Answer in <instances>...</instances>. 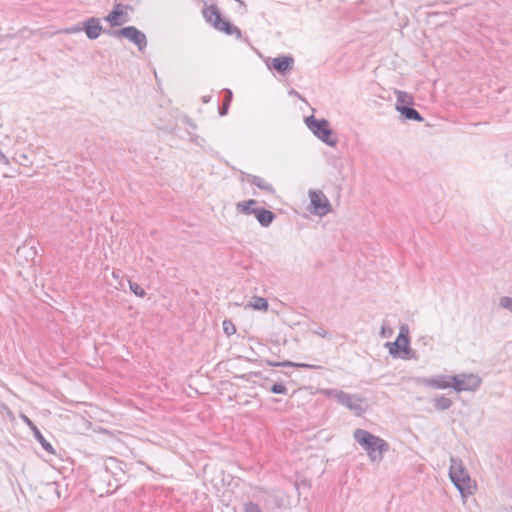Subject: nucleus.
<instances>
[{
    "mask_svg": "<svg viewBox=\"0 0 512 512\" xmlns=\"http://www.w3.org/2000/svg\"><path fill=\"white\" fill-rule=\"evenodd\" d=\"M353 437L374 463H380L383 460V454L390 448L387 441L361 428L354 431Z\"/></svg>",
    "mask_w": 512,
    "mask_h": 512,
    "instance_id": "obj_1",
    "label": "nucleus"
},
{
    "mask_svg": "<svg viewBox=\"0 0 512 512\" xmlns=\"http://www.w3.org/2000/svg\"><path fill=\"white\" fill-rule=\"evenodd\" d=\"M449 467V477L454 486L458 489L462 497L473 494L472 480L459 458L451 457Z\"/></svg>",
    "mask_w": 512,
    "mask_h": 512,
    "instance_id": "obj_2",
    "label": "nucleus"
},
{
    "mask_svg": "<svg viewBox=\"0 0 512 512\" xmlns=\"http://www.w3.org/2000/svg\"><path fill=\"white\" fill-rule=\"evenodd\" d=\"M203 16L215 29L224 32L227 35H235L237 38L242 37L241 30L237 26L233 25L229 20L222 17L217 5L213 4L204 8Z\"/></svg>",
    "mask_w": 512,
    "mask_h": 512,
    "instance_id": "obj_3",
    "label": "nucleus"
},
{
    "mask_svg": "<svg viewBox=\"0 0 512 512\" xmlns=\"http://www.w3.org/2000/svg\"><path fill=\"white\" fill-rule=\"evenodd\" d=\"M305 124L309 130L322 142L330 147H335L338 143V138L330 128V123L326 119H317L314 115L305 118Z\"/></svg>",
    "mask_w": 512,
    "mask_h": 512,
    "instance_id": "obj_4",
    "label": "nucleus"
},
{
    "mask_svg": "<svg viewBox=\"0 0 512 512\" xmlns=\"http://www.w3.org/2000/svg\"><path fill=\"white\" fill-rule=\"evenodd\" d=\"M256 203L257 201L254 199L238 202L236 204V210L244 215L253 214L261 226L269 227L276 219V214L263 207L253 208V205Z\"/></svg>",
    "mask_w": 512,
    "mask_h": 512,
    "instance_id": "obj_5",
    "label": "nucleus"
},
{
    "mask_svg": "<svg viewBox=\"0 0 512 512\" xmlns=\"http://www.w3.org/2000/svg\"><path fill=\"white\" fill-rule=\"evenodd\" d=\"M454 382H453V389L460 393L462 391H476L481 383L482 380L477 374L473 373H462L453 375Z\"/></svg>",
    "mask_w": 512,
    "mask_h": 512,
    "instance_id": "obj_6",
    "label": "nucleus"
},
{
    "mask_svg": "<svg viewBox=\"0 0 512 512\" xmlns=\"http://www.w3.org/2000/svg\"><path fill=\"white\" fill-rule=\"evenodd\" d=\"M333 392L337 402L353 411L357 416H361L365 412V409L362 407L363 399L358 395H352L342 390H335Z\"/></svg>",
    "mask_w": 512,
    "mask_h": 512,
    "instance_id": "obj_7",
    "label": "nucleus"
},
{
    "mask_svg": "<svg viewBox=\"0 0 512 512\" xmlns=\"http://www.w3.org/2000/svg\"><path fill=\"white\" fill-rule=\"evenodd\" d=\"M311 212L318 216H325L331 211V204L326 195L320 190H309Z\"/></svg>",
    "mask_w": 512,
    "mask_h": 512,
    "instance_id": "obj_8",
    "label": "nucleus"
},
{
    "mask_svg": "<svg viewBox=\"0 0 512 512\" xmlns=\"http://www.w3.org/2000/svg\"><path fill=\"white\" fill-rule=\"evenodd\" d=\"M126 11H133V7L131 5L116 3L112 11L104 17V20L112 27L120 26L128 21Z\"/></svg>",
    "mask_w": 512,
    "mask_h": 512,
    "instance_id": "obj_9",
    "label": "nucleus"
},
{
    "mask_svg": "<svg viewBox=\"0 0 512 512\" xmlns=\"http://www.w3.org/2000/svg\"><path fill=\"white\" fill-rule=\"evenodd\" d=\"M453 382V375H437L432 377H420L417 379L418 384H423L435 389L453 388Z\"/></svg>",
    "mask_w": 512,
    "mask_h": 512,
    "instance_id": "obj_10",
    "label": "nucleus"
},
{
    "mask_svg": "<svg viewBox=\"0 0 512 512\" xmlns=\"http://www.w3.org/2000/svg\"><path fill=\"white\" fill-rule=\"evenodd\" d=\"M294 65V58L290 55H281L271 60V63H267L269 69H274L281 75L288 74Z\"/></svg>",
    "mask_w": 512,
    "mask_h": 512,
    "instance_id": "obj_11",
    "label": "nucleus"
},
{
    "mask_svg": "<svg viewBox=\"0 0 512 512\" xmlns=\"http://www.w3.org/2000/svg\"><path fill=\"white\" fill-rule=\"evenodd\" d=\"M124 38L135 44L141 52L147 47L146 35L135 26L125 27Z\"/></svg>",
    "mask_w": 512,
    "mask_h": 512,
    "instance_id": "obj_12",
    "label": "nucleus"
},
{
    "mask_svg": "<svg viewBox=\"0 0 512 512\" xmlns=\"http://www.w3.org/2000/svg\"><path fill=\"white\" fill-rule=\"evenodd\" d=\"M83 31L90 40L97 39L101 32H104L103 27L100 24V19L97 17H90L83 22Z\"/></svg>",
    "mask_w": 512,
    "mask_h": 512,
    "instance_id": "obj_13",
    "label": "nucleus"
},
{
    "mask_svg": "<svg viewBox=\"0 0 512 512\" xmlns=\"http://www.w3.org/2000/svg\"><path fill=\"white\" fill-rule=\"evenodd\" d=\"M241 181H247L269 194H275L276 192L273 185L266 182L260 176L252 175L246 172H241Z\"/></svg>",
    "mask_w": 512,
    "mask_h": 512,
    "instance_id": "obj_14",
    "label": "nucleus"
},
{
    "mask_svg": "<svg viewBox=\"0 0 512 512\" xmlns=\"http://www.w3.org/2000/svg\"><path fill=\"white\" fill-rule=\"evenodd\" d=\"M23 419L25 421V423L30 427V429L33 431V434H34V437L36 438V440L39 442V444L41 445V447L46 451L48 452L49 454L51 455H55L56 452L53 448V446L51 445L50 442H48L45 437L43 436V434L40 432V430L37 428V426L27 417V416H23Z\"/></svg>",
    "mask_w": 512,
    "mask_h": 512,
    "instance_id": "obj_15",
    "label": "nucleus"
},
{
    "mask_svg": "<svg viewBox=\"0 0 512 512\" xmlns=\"http://www.w3.org/2000/svg\"><path fill=\"white\" fill-rule=\"evenodd\" d=\"M414 99H409L408 106H401L399 108V113L406 119V120H412L416 122H423L424 118L422 115L413 108Z\"/></svg>",
    "mask_w": 512,
    "mask_h": 512,
    "instance_id": "obj_16",
    "label": "nucleus"
},
{
    "mask_svg": "<svg viewBox=\"0 0 512 512\" xmlns=\"http://www.w3.org/2000/svg\"><path fill=\"white\" fill-rule=\"evenodd\" d=\"M233 99V93L230 89L226 88L223 90V101L222 104L218 107V113L220 116H225L228 113L230 104Z\"/></svg>",
    "mask_w": 512,
    "mask_h": 512,
    "instance_id": "obj_17",
    "label": "nucleus"
},
{
    "mask_svg": "<svg viewBox=\"0 0 512 512\" xmlns=\"http://www.w3.org/2000/svg\"><path fill=\"white\" fill-rule=\"evenodd\" d=\"M398 358H401L404 360H410V359L417 360L418 359V356L416 355L415 351L410 347V339H406L405 341H402L401 354Z\"/></svg>",
    "mask_w": 512,
    "mask_h": 512,
    "instance_id": "obj_18",
    "label": "nucleus"
},
{
    "mask_svg": "<svg viewBox=\"0 0 512 512\" xmlns=\"http://www.w3.org/2000/svg\"><path fill=\"white\" fill-rule=\"evenodd\" d=\"M433 406L437 411H445L451 408L453 405V402L450 398L441 395L438 397H435L433 400Z\"/></svg>",
    "mask_w": 512,
    "mask_h": 512,
    "instance_id": "obj_19",
    "label": "nucleus"
},
{
    "mask_svg": "<svg viewBox=\"0 0 512 512\" xmlns=\"http://www.w3.org/2000/svg\"><path fill=\"white\" fill-rule=\"evenodd\" d=\"M250 306L255 310L266 311L269 304L266 298L254 296L251 299Z\"/></svg>",
    "mask_w": 512,
    "mask_h": 512,
    "instance_id": "obj_20",
    "label": "nucleus"
},
{
    "mask_svg": "<svg viewBox=\"0 0 512 512\" xmlns=\"http://www.w3.org/2000/svg\"><path fill=\"white\" fill-rule=\"evenodd\" d=\"M401 345H402V340H398V337L396 338V340L394 342H387L385 344V346L389 350V354L393 358H398L400 356V354H401Z\"/></svg>",
    "mask_w": 512,
    "mask_h": 512,
    "instance_id": "obj_21",
    "label": "nucleus"
},
{
    "mask_svg": "<svg viewBox=\"0 0 512 512\" xmlns=\"http://www.w3.org/2000/svg\"><path fill=\"white\" fill-rule=\"evenodd\" d=\"M397 101H396V110L399 112V108L401 106H408L409 99H413L411 95L404 91H396Z\"/></svg>",
    "mask_w": 512,
    "mask_h": 512,
    "instance_id": "obj_22",
    "label": "nucleus"
},
{
    "mask_svg": "<svg viewBox=\"0 0 512 512\" xmlns=\"http://www.w3.org/2000/svg\"><path fill=\"white\" fill-rule=\"evenodd\" d=\"M128 282H129V288H130L131 292H133L136 296L142 298L146 295L145 289L142 286H140L138 283L133 282L131 280H128Z\"/></svg>",
    "mask_w": 512,
    "mask_h": 512,
    "instance_id": "obj_23",
    "label": "nucleus"
},
{
    "mask_svg": "<svg viewBox=\"0 0 512 512\" xmlns=\"http://www.w3.org/2000/svg\"><path fill=\"white\" fill-rule=\"evenodd\" d=\"M265 362L268 366H272V367H297V365H298V363L292 362L289 360H285L282 362L266 360Z\"/></svg>",
    "mask_w": 512,
    "mask_h": 512,
    "instance_id": "obj_24",
    "label": "nucleus"
},
{
    "mask_svg": "<svg viewBox=\"0 0 512 512\" xmlns=\"http://www.w3.org/2000/svg\"><path fill=\"white\" fill-rule=\"evenodd\" d=\"M379 334L382 338H390L393 335V329L386 321H383Z\"/></svg>",
    "mask_w": 512,
    "mask_h": 512,
    "instance_id": "obj_25",
    "label": "nucleus"
},
{
    "mask_svg": "<svg viewBox=\"0 0 512 512\" xmlns=\"http://www.w3.org/2000/svg\"><path fill=\"white\" fill-rule=\"evenodd\" d=\"M269 391L273 394H287V387L283 383H275L270 388Z\"/></svg>",
    "mask_w": 512,
    "mask_h": 512,
    "instance_id": "obj_26",
    "label": "nucleus"
},
{
    "mask_svg": "<svg viewBox=\"0 0 512 512\" xmlns=\"http://www.w3.org/2000/svg\"><path fill=\"white\" fill-rule=\"evenodd\" d=\"M223 330L227 336H231L236 332V327L231 320L223 321Z\"/></svg>",
    "mask_w": 512,
    "mask_h": 512,
    "instance_id": "obj_27",
    "label": "nucleus"
},
{
    "mask_svg": "<svg viewBox=\"0 0 512 512\" xmlns=\"http://www.w3.org/2000/svg\"><path fill=\"white\" fill-rule=\"evenodd\" d=\"M244 512H262L260 506L255 502L244 503Z\"/></svg>",
    "mask_w": 512,
    "mask_h": 512,
    "instance_id": "obj_28",
    "label": "nucleus"
},
{
    "mask_svg": "<svg viewBox=\"0 0 512 512\" xmlns=\"http://www.w3.org/2000/svg\"><path fill=\"white\" fill-rule=\"evenodd\" d=\"M124 32H125V27H122L120 29H108V30L104 29V33H106L109 36L115 37V38L124 37Z\"/></svg>",
    "mask_w": 512,
    "mask_h": 512,
    "instance_id": "obj_29",
    "label": "nucleus"
},
{
    "mask_svg": "<svg viewBox=\"0 0 512 512\" xmlns=\"http://www.w3.org/2000/svg\"><path fill=\"white\" fill-rule=\"evenodd\" d=\"M406 339H410L409 337V328L408 325L403 324L400 326V331L398 334V340L405 341Z\"/></svg>",
    "mask_w": 512,
    "mask_h": 512,
    "instance_id": "obj_30",
    "label": "nucleus"
},
{
    "mask_svg": "<svg viewBox=\"0 0 512 512\" xmlns=\"http://www.w3.org/2000/svg\"><path fill=\"white\" fill-rule=\"evenodd\" d=\"M499 304L502 308L512 311V298L511 297L504 296V297L500 298Z\"/></svg>",
    "mask_w": 512,
    "mask_h": 512,
    "instance_id": "obj_31",
    "label": "nucleus"
},
{
    "mask_svg": "<svg viewBox=\"0 0 512 512\" xmlns=\"http://www.w3.org/2000/svg\"><path fill=\"white\" fill-rule=\"evenodd\" d=\"M297 367L311 369V370L322 369V366H320V365H313V364H308V363H298Z\"/></svg>",
    "mask_w": 512,
    "mask_h": 512,
    "instance_id": "obj_32",
    "label": "nucleus"
},
{
    "mask_svg": "<svg viewBox=\"0 0 512 512\" xmlns=\"http://www.w3.org/2000/svg\"><path fill=\"white\" fill-rule=\"evenodd\" d=\"M314 333L319 335L322 338H329V336H330L329 333L321 327H319L316 331H314Z\"/></svg>",
    "mask_w": 512,
    "mask_h": 512,
    "instance_id": "obj_33",
    "label": "nucleus"
},
{
    "mask_svg": "<svg viewBox=\"0 0 512 512\" xmlns=\"http://www.w3.org/2000/svg\"><path fill=\"white\" fill-rule=\"evenodd\" d=\"M81 30H83V25L82 26H74V27H71V28H68L66 30L67 33H76V32H80Z\"/></svg>",
    "mask_w": 512,
    "mask_h": 512,
    "instance_id": "obj_34",
    "label": "nucleus"
},
{
    "mask_svg": "<svg viewBox=\"0 0 512 512\" xmlns=\"http://www.w3.org/2000/svg\"><path fill=\"white\" fill-rule=\"evenodd\" d=\"M28 156L26 154H20L19 155V163L22 165H27L28 162Z\"/></svg>",
    "mask_w": 512,
    "mask_h": 512,
    "instance_id": "obj_35",
    "label": "nucleus"
},
{
    "mask_svg": "<svg viewBox=\"0 0 512 512\" xmlns=\"http://www.w3.org/2000/svg\"><path fill=\"white\" fill-rule=\"evenodd\" d=\"M210 100H211V96L210 95H205V96L202 97V101L204 103H208V102H210Z\"/></svg>",
    "mask_w": 512,
    "mask_h": 512,
    "instance_id": "obj_36",
    "label": "nucleus"
},
{
    "mask_svg": "<svg viewBox=\"0 0 512 512\" xmlns=\"http://www.w3.org/2000/svg\"><path fill=\"white\" fill-rule=\"evenodd\" d=\"M0 161H4L5 163H8V159L6 158V156L2 153V151L0 150Z\"/></svg>",
    "mask_w": 512,
    "mask_h": 512,
    "instance_id": "obj_37",
    "label": "nucleus"
},
{
    "mask_svg": "<svg viewBox=\"0 0 512 512\" xmlns=\"http://www.w3.org/2000/svg\"><path fill=\"white\" fill-rule=\"evenodd\" d=\"M421 340L426 345L431 340V338H429V337H422Z\"/></svg>",
    "mask_w": 512,
    "mask_h": 512,
    "instance_id": "obj_38",
    "label": "nucleus"
}]
</instances>
